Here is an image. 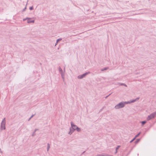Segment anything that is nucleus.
I'll return each instance as SVG.
<instances>
[{"mask_svg": "<svg viewBox=\"0 0 156 156\" xmlns=\"http://www.w3.org/2000/svg\"><path fill=\"white\" fill-rule=\"evenodd\" d=\"M126 103V102H121L117 104L115 106V108L116 109H119L124 107L125 105V104Z\"/></svg>", "mask_w": 156, "mask_h": 156, "instance_id": "obj_1", "label": "nucleus"}, {"mask_svg": "<svg viewBox=\"0 0 156 156\" xmlns=\"http://www.w3.org/2000/svg\"><path fill=\"white\" fill-rule=\"evenodd\" d=\"M5 118H4L2 120L1 124V128L2 130L5 129Z\"/></svg>", "mask_w": 156, "mask_h": 156, "instance_id": "obj_2", "label": "nucleus"}, {"mask_svg": "<svg viewBox=\"0 0 156 156\" xmlns=\"http://www.w3.org/2000/svg\"><path fill=\"white\" fill-rule=\"evenodd\" d=\"M156 115V112H154L148 115L147 118V120H149L154 118Z\"/></svg>", "mask_w": 156, "mask_h": 156, "instance_id": "obj_3", "label": "nucleus"}, {"mask_svg": "<svg viewBox=\"0 0 156 156\" xmlns=\"http://www.w3.org/2000/svg\"><path fill=\"white\" fill-rule=\"evenodd\" d=\"M90 73V72H86L82 75H79L77 76L78 79H82L85 77L86 75Z\"/></svg>", "mask_w": 156, "mask_h": 156, "instance_id": "obj_4", "label": "nucleus"}, {"mask_svg": "<svg viewBox=\"0 0 156 156\" xmlns=\"http://www.w3.org/2000/svg\"><path fill=\"white\" fill-rule=\"evenodd\" d=\"M71 125L72 128H73V129H74L75 130L76 129V128L77 127V126L76 125L73 124V122H71Z\"/></svg>", "mask_w": 156, "mask_h": 156, "instance_id": "obj_5", "label": "nucleus"}, {"mask_svg": "<svg viewBox=\"0 0 156 156\" xmlns=\"http://www.w3.org/2000/svg\"><path fill=\"white\" fill-rule=\"evenodd\" d=\"M58 71H59V72L61 74L62 73H65V68H64V72H63V71L62 70V69L61 68V67L60 66H59L58 67Z\"/></svg>", "mask_w": 156, "mask_h": 156, "instance_id": "obj_6", "label": "nucleus"}, {"mask_svg": "<svg viewBox=\"0 0 156 156\" xmlns=\"http://www.w3.org/2000/svg\"><path fill=\"white\" fill-rule=\"evenodd\" d=\"M32 19L31 18H29L28 19V20H27V23H34V20H31Z\"/></svg>", "mask_w": 156, "mask_h": 156, "instance_id": "obj_7", "label": "nucleus"}, {"mask_svg": "<svg viewBox=\"0 0 156 156\" xmlns=\"http://www.w3.org/2000/svg\"><path fill=\"white\" fill-rule=\"evenodd\" d=\"M117 84H118V85H121V86H122V85L124 86L125 87L127 86V85L126 84H125L121 83H118Z\"/></svg>", "mask_w": 156, "mask_h": 156, "instance_id": "obj_8", "label": "nucleus"}, {"mask_svg": "<svg viewBox=\"0 0 156 156\" xmlns=\"http://www.w3.org/2000/svg\"><path fill=\"white\" fill-rule=\"evenodd\" d=\"M135 101H136V100L134 99L133 100H132L130 101H128L127 102H126V103L128 104V103H133V102H135Z\"/></svg>", "mask_w": 156, "mask_h": 156, "instance_id": "obj_9", "label": "nucleus"}, {"mask_svg": "<svg viewBox=\"0 0 156 156\" xmlns=\"http://www.w3.org/2000/svg\"><path fill=\"white\" fill-rule=\"evenodd\" d=\"M62 78L63 79V80H64V77H65V73H62L61 74Z\"/></svg>", "mask_w": 156, "mask_h": 156, "instance_id": "obj_10", "label": "nucleus"}, {"mask_svg": "<svg viewBox=\"0 0 156 156\" xmlns=\"http://www.w3.org/2000/svg\"><path fill=\"white\" fill-rule=\"evenodd\" d=\"M50 147V145L49 143L47 144V151H49V148Z\"/></svg>", "mask_w": 156, "mask_h": 156, "instance_id": "obj_11", "label": "nucleus"}, {"mask_svg": "<svg viewBox=\"0 0 156 156\" xmlns=\"http://www.w3.org/2000/svg\"><path fill=\"white\" fill-rule=\"evenodd\" d=\"M120 145H118L117 147L115 149V154H116L117 152V150L119 148V147H120Z\"/></svg>", "mask_w": 156, "mask_h": 156, "instance_id": "obj_12", "label": "nucleus"}, {"mask_svg": "<svg viewBox=\"0 0 156 156\" xmlns=\"http://www.w3.org/2000/svg\"><path fill=\"white\" fill-rule=\"evenodd\" d=\"M76 128V130L78 132H80L81 131V129L80 128L78 127V126Z\"/></svg>", "mask_w": 156, "mask_h": 156, "instance_id": "obj_13", "label": "nucleus"}, {"mask_svg": "<svg viewBox=\"0 0 156 156\" xmlns=\"http://www.w3.org/2000/svg\"><path fill=\"white\" fill-rule=\"evenodd\" d=\"M97 156H113L112 155H107L103 154H98Z\"/></svg>", "mask_w": 156, "mask_h": 156, "instance_id": "obj_14", "label": "nucleus"}, {"mask_svg": "<svg viewBox=\"0 0 156 156\" xmlns=\"http://www.w3.org/2000/svg\"><path fill=\"white\" fill-rule=\"evenodd\" d=\"M140 140V139H137L135 141V143L136 144Z\"/></svg>", "mask_w": 156, "mask_h": 156, "instance_id": "obj_15", "label": "nucleus"}, {"mask_svg": "<svg viewBox=\"0 0 156 156\" xmlns=\"http://www.w3.org/2000/svg\"><path fill=\"white\" fill-rule=\"evenodd\" d=\"M61 40H62L61 38H59V39H58L57 40L55 45H56L58 43L59 41Z\"/></svg>", "mask_w": 156, "mask_h": 156, "instance_id": "obj_16", "label": "nucleus"}, {"mask_svg": "<svg viewBox=\"0 0 156 156\" xmlns=\"http://www.w3.org/2000/svg\"><path fill=\"white\" fill-rule=\"evenodd\" d=\"M140 122H141L142 123V124L143 125L146 123V121H143Z\"/></svg>", "mask_w": 156, "mask_h": 156, "instance_id": "obj_17", "label": "nucleus"}, {"mask_svg": "<svg viewBox=\"0 0 156 156\" xmlns=\"http://www.w3.org/2000/svg\"><path fill=\"white\" fill-rule=\"evenodd\" d=\"M70 131H71L73 133L75 130L74 129H73V128H72L71 127H70Z\"/></svg>", "mask_w": 156, "mask_h": 156, "instance_id": "obj_18", "label": "nucleus"}, {"mask_svg": "<svg viewBox=\"0 0 156 156\" xmlns=\"http://www.w3.org/2000/svg\"><path fill=\"white\" fill-rule=\"evenodd\" d=\"M108 67H105V68H104L103 69H101V71H103L104 70H107L108 69Z\"/></svg>", "mask_w": 156, "mask_h": 156, "instance_id": "obj_19", "label": "nucleus"}, {"mask_svg": "<svg viewBox=\"0 0 156 156\" xmlns=\"http://www.w3.org/2000/svg\"><path fill=\"white\" fill-rule=\"evenodd\" d=\"M35 131H34V132H33L32 135V136H34L35 135H36V134H35Z\"/></svg>", "mask_w": 156, "mask_h": 156, "instance_id": "obj_20", "label": "nucleus"}, {"mask_svg": "<svg viewBox=\"0 0 156 156\" xmlns=\"http://www.w3.org/2000/svg\"><path fill=\"white\" fill-rule=\"evenodd\" d=\"M140 132L138 133L135 137V138H136L140 134Z\"/></svg>", "mask_w": 156, "mask_h": 156, "instance_id": "obj_21", "label": "nucleus"}, {"mask_svg": "<svg viewBox=\"0 0 156 156\" xmlns=\"http://www.w3.org/2000/svg\"><path fill=\"white\" fill-rule=\"evenodd\" d=\"M136 139V138H135V137L134 138H133V139L132 140H131L130 141V143H132V142H133L135 139Z\"/></svg>", "mask_w": 156, "mask_h": 156, "instance_id": "obj_22", "label": "nucleus"}, {"mask_svg": "<svg viewBox=\"0 0 156 156\" xmlns=\"http://www.w3.org/2000/svg\"><path fill=\"white\" fill-rule=\"evenodd\" d=\"M29 9L30 10H32L33 9V6H31L30 7Z\"/></svg>", "mask_w": 156, "mask_h": 156, "instance_id": "obj_23", "label": "nucleus"}, {"mask_svg": "<svg viewBox=\"0 0 156 156\" xmlns=\"http://www.w3.org/2000/svg\"><path fill=\"white\" fill-rule=\"evenodd\" d=\"M73 133L71 131H69L68 133V134L69 135H71Z\"/></svg>", "mask_w": 156, "mask_h": 156, "instance_id": "obj_24", "label": "nucleus"}, {"mask_svg": "<svg viewBox=\"0 0 156 156\" xmlns=\"http://www.w3.org/2000/svg\"><path fill=\"white\" fill-rule=\"evenodd\" d=\"M29 18L28 17H27L26 18H25L24 19H23V21H25V20H28V19Z\"/></svg>", "mask_w": 156, "mask_h": 156, "instance_id": "obj_25", "label": "nucleus"}, {"mask_svg": "<svg viewBox=\"0 0 156 156\" xmlns=\"http://www.w3.org/2000/svg\"><path fill=\"white\" fill-rule=\"evenodd\" d=\"M34 115H31V116L30 117L29 119L28 120H29L32 117H33L34 116Z\"/></svg>", "mask_w": 156, "mask_h": 156, "instance_id": "obj_26", "label": "nucleus"}, {"mask_svg": "<svg viewBox=\"0 0 156 156\" xmlns=\"http://www.w3.org/2000/svg\"><path fill=\"white\" fill-rule=\"evenodd\" d=\"M26 9V6L25 7V8L22 11L23 12Z\"/></svg>", "mask_w": 156, "mask_h": 156, "instance_id": "obj_27", "label": "nucleus"}, {"mask_svg": "<svg viewBox=\"0 0 156 156\" xmlns=\"http://www.w3.org/2000/svg\"><path fill=\"white\" fill-rule=\"evenodd\" d=\"M139 98H136L135 99V100H136H136H139Z\"/></svg>", "mask_w": 156, "mask_h": 156, "instance_id": "obj_28", "label": "nucleus"}, {"mask_svg": "<svg viewBox=\"0 0 156 156\" xmlns=\"http://www.w3.org/2000/svg\"><path fill=\"white\" fill-rule=\"evenodd\" d=\"M111 94H109V95H108V96H106L105 98H107V97H108Z\"/></svg>", "mask_w": 156, "mask_h": 156, "instance_id": "obj_29", "label": "nucleus"}, {"mask_svg": "<svg viewBox=\"0 0 156 156\" xmlns=\"http://www.w3.org/2000/svg\"><path fill=\"white\" fill-rule=\"evenodd\" d=\"M38 129H35L34 131H35V132H36V131Z\"/></svg>", "mask_w": 156, "mask_h": 156, "instance_id": "obj_30", "label": "nucleus"}, {"mask_svg": "<svg viewBox=\"0 0 156 156\" xmlns=\"http://www.w3.org/2000/svg\"><path fill=\"white\" fill-rule=\"evenodd\" d=\"M84 152H85V151H83V153Z\"/></svg>", "mask_w": 156, "mask_h": 156, "instance_id": "obj_31", "label": "nucleus"}]
</instances>
